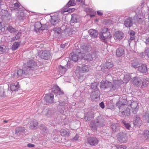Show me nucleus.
<instances>
[{"instance_id": "1", "label": "nucleus", "mask_w": 149, "mask_h": 149, "mask_svg": "<svg viewBox=\"0 0 149 149\" xmlns=\"http://www.w3.org/2000/svg\"><path fill=\"white\" fill-rule=\"evenodd\" d=\"M38 68L36 62L32 60H29L24 65L22 69L14 72L12 74L13 77L15 79L24 77L29 75L30 70H36Z\"/></svg>"}, {"instance_id": "2", "label": "nucleus", "mask_w": 149, "mask_h": 149, "mask_svg": "<svg viewBox=\"0 0 149 149\" xmlns=\"http://www.w3.org/2000/svg\"><path fill=\"white\" fill-rule=\"evenodd\" d=\"M81 52L79 56L81 55V58L87 61H90L93 60V58L97 57L98 54V52L94 48H92L89 45H84L81 47Z\"/></svg>"}, {"instance_id": "3", "label": "nucleus", "mask_w": 149, "mask_h": 149, "mask_svg": "<svg viewBox=\"0 0 149 149\" xmlns=\"http://www.w3.org/2000/svg\"><path fill=\"white\" fill-rule=\"evenodd\" d=\"M125 102H122V101H119V102L116 104L117 106L118 107L120 110V113L125 116H128L130 115V108L127 106H125L127 103L126 101L124 100Z\"/></svg>"}, {"instance_id": "4", "label": "nucleus", "mask_w": 149, "mask_h": 149, "mask_svg": "<svg viewBox=\"0 0 149 149\" xmlns=\"http://www.w3.org/2000/svg\"><path fill=\"white\" fill-rule=\"evenodd\" d=\"M105 121L104 118L100 116H98L94 121H92L90 123V126L93 130H96L97 127H101L104 126Z\"/></svg>"}, {"instance_id": "5", "label": "nucleus", "mask_w": 149, "mask_h": 149, "mask_svg": "<svg viewBox=\"0 0 149 149\" xmlns=\"http://www.w3.org/2000/svg\"><path fill=\"white\" fill-rule=\"evenodd\" d=\"M99 36L101 40L105 42H106L107 39L111 38V37L109 31L107 28H104L103 29L102 32L100 33Z\"/></svg>"}, {"instance_id": "6", "label": "nucleus", "mask_w": 149, "mask_h": 149, "mask_svg": "<svg viewBox=\"0 0 149 149\" xmlns=\"http://www.w3.org/2000/svg\"><path fill=\"white\" fill-rule=\"evenodd\" d=\"M38 56L42 59H48L50 56L49 51L46 50H42L38 53Z\"/></svg>"}, {"instance_id": "7", "label": "nucleus", "mask_w": 149, "mask_h": 149, "mask_svg": "<svg viewBox=\"0 0 149 149\" xmlns=\"http://www.w3.org/2000/svg\"><path fill=\"white\" fill-rule=\"evenodd\" d=\"M123 84V81L121 80H113L112 83L111 82L110 88L111 90H115L118 89Z\"/></svg>"}, {"instance_id": "8", "label": "nucleus", "mask_w": 149, "mask_h": 149, "mask_svg": "<svg viewBox=\"0 0 149 149\" xmlns=\"http://www.w3.org/2000/svg\"><path fill=\"white\" fill-rule=\"evenodd\" d=\"M118 140L121 143H125L127 140V134L123 132L118 133L117 135Z\"/></svg>"}, {"instance_id": "9", "label": "nucleus", "mask_w": 149, "mask_h": 149, "mask_svg": "<svg viewBox=\"0 0 149 149\" xmlns=\"http://www.w3.org/2000/svg\"><path fill=\"white\" fill-rule=\"evenodd\" d=\"M88 143L92 146H95L97 144L99 141L98 138L95 137H90L88 138Z\"/></svg>"}, {"instance_id": "10", "label": "nucleus", "mask_w": 149, "mask_h": 149, "mask_svg": "<svg viewBox=\"0 0 149 149\" xmlns=\"http://www.w3.org/2000/svg\"><path fill=\"white\" fill-rule=\"evenodd\" d=\"M52 91V92L54 93L55 95H62L64 94V92L56 85L53 86Z\"/></svg>"}, {"instance_id": "11", "label": "nucleus", "mask_w": 149, "mask_h": 149, "mask_svg": "<svg viewBox=\"0 0 149 149\" xmlns=\"http://www.w3.org/2000/svg\"><path fill=\"white\" fill-rule=\"evenodd\" d=\"M133 123L134 126L136 127H139L141 126L142 124V120L139 116L136 115L134 116Z\"/></svg>"}, {"instance_id": "12", "label": "nucleus", "mask_w": 149, "mask_h": 149, "mask_svg": "<svg viewBox=\"0 0 149 149\" xmlns=\"http://www.w3.org/2000/svg\"><path fill=\"white\" fill-rule=\"evenodd\" d=\"M54 95L52 93L46 94L44 100L46 102L52 103L54 102Z\"/></svg>"}, {"instance_id": "13", "label": "nucleus", "mask_w": 149, "mask_h": 149, "mask_svg": "<svg viewBox=\"0 0 149 149\" xmlns=\"http://www.w3.org/2000/svg\"><path fill=\"white\" fill-rule=\"evenodd\" d=\"M76 2L81 3H84V1L83 0H70L66 5V6L67 7H69L71 6H75Z\"/></svg>"}, {"instance_id": "14", "label": "nucleus", "mask_w": 149, "mask_h": 149, "mask_svg": "<svg viewBox=\"0 0 149 149\" xmlns=\"http://www.w3.org/2000/svg\"><path fill=\"white\" fill-rule=\"evenodd\" d=\"M130 106L133 110V113H134L136 114L139 109L138 103L137 102L134 101L132 102L130 104Z\"/></svg>"}, {"instance_id": "15", "label": "nucleus", "mask_w": 149, "mask_h": 149, "mask_svg": "<svg viewBox=\"0 0 149 149\" xmlns=\"http://www.w3.org/2000/svg\"><path fill=\"white\" fill-rule=\"evenodd\" d=\"M111 82H109V81H102L100 83V88L106 89L108 88H110Z\"/></svg>"}, {"instance_id": "16", "label": "nucleus", "mask_w": 149, "mask_h": 149, "mask_svg": "<svg viewBox=\"0 0 149 149\" xmlns=\"http://www.w3.org/2000/svg\"><path fill=\"white\" fill-rule=\"evenodd\" d=\"M124 36V33L120 31L116 32L114 34V38L115 40H119L123 39Z\"/></svg>"}, {"instance_id": "17", "label": "nucleus", "mask_w": 149, "mask_h": 149, "mask_svg": "<svg viewBox=\"0 0 149 149\" xmlns=\"http://www.w3.org/2000/svg\"><path fill=\"white\" fill-rule=\"evenodd\" d=\"M100 95V91L99 90L97 89L94 91L92 92L91 95V97L92 99L94 100L99 97Z\"/></svg>"}, {"instance_id": "18", "label": "nucleus", "mask_w": 149, "mask_h": 149, "mask_svg": "<svg viewBox=\"0 0 149 149\" xmlns=\"http://www.w3.org/2000/svg\"><path fill=\"white\" fill-rule=\"evenodd\" d=\"M116 52V55L117 57H120L125 54V50L122 47H119L117 48Z\"/></svg>"}, {"instance_id": "19", "label": "nucleus", "mask_w": 149, "mask_h": 149, "mask_svg": "<svg viewBox=\"0 0 149 149\" xmlns=\"http://www.w3.org/2000/svg\"><path fill=\"white\" fill-rule=\"evenodd\" d=\"M113 66L112 63L111 62H107L106 63L103 67L101 68L102 70L103 71H106L107 70H108L112 68Z\"/></svg>"}, {"instance_id": "20", "label": "nucleus", "mask_w": 149, "mask_h": 149, "mask_svg": "<svg viewBox=\"0 0 149 149\" xmlns=\"http://www.w3.org/2000/svg\"><path fill=\"white\" fill-rule=\"evenodd\" d=\"M124 25L125 27H130L132 25V22L131 18L128 17L125 19L124 22Z\"/></svg>"}, {"instance_id": "21", "label": "nucleus", "mask_w": 149, "mask_h": 149, "mask_svg": "<svg viewBox=\"0 0 149 149\" xmlns=\"http://www.w3.org/2000/svg\"><path fill=\"white\" fill-rule=\"evenodd\" d=\"M50 22L51 24L53 25H55L59 22V19L57 16H51Z\"/></svg>"}, {"instance_id": "22", "label": "nucleus", "mask_w": 149, "mask_h": 149, "mask_svg": "<svg viewBox=\"0 0 149 149\" xmlns=\"http://www.w3.org/2000/svg\"><path fill=\"white\" fill-rule=\"evenodd\" d=\"M94 113L93 112H88L85 114L84 119L86 120H89L94 117Z\"/></svg>"}, {"instance_id": "23", "label": "nucleus", "mask_w": 149, "mask_h": 149, "mask_svg": "<svg viewBox=\"0 0 149 149\" xmlns=\"http://www.w3.org/2000/svg\"><path fill=\"white\" fill-rule=\"evenodd\" d=\"M19 88V84L17 83L12 84L10 85V88L12 91H17Z\"/></svg>"}, {"instance_id": "24", "label": "nucleus", "mask_w": 149, "mask_h": 149, "mask_svg": "<svg viewBox=\"0 0 149 149\" xmlns=\"http://www.w3.org/2000/svg\"><path fill=\"white\" fill-rule=\"evenodd\" d=\"M142 80L138 77H135L133 81V84L138 86H140L141 84Z\"/></svg>"}, {"instance_id": "25", "label": "nucleus", "mask_w": 149, "mask_h": 149, "mask_svg": "<svg viewBox=\"0 0 149 149\" xmlns=\"http://www.w3.org/2000/svg\"><path fill=\"white\" fill-rule=\"evenodd\" d=\"M138 70L142 73H146L147 71V66L144 64H142L141 66L140 65L138 68Z\"/></svg>"}, {"instance_id": "26", "label": "nucleus", "mask_w": 149, "mask_h": 149, "mask_svg": "<svg viewBox=\"0 0 149 149\" xmlns=\"http://www.w3.org/2000/svg\"><path fill=\"white\" fill-rule=\"evenodd\" d=\"M88 33L93 38H96L97 37L98 32L95 30L92 29H90L88 31Z\"/></svg>"}, {"instance_id": "27", "label": "nucleus", "mask_w": 149, "mask_h": 149, "mask_svg": "<svg viewBox=\"0 0 149 149\" xmlns=\"http://www.w3.org/2000/svg\"><path fill=\"white\" fill-rule=\"evenodd\" d=\"M25 129L22 127H18L16 128L15 132L18 135L22 134L25 131Z\"/></svg>"}, {"instance_id": "28", "label": "nucleus", "mask_w": 149, "mask_h": 149, "mask_svg": "<svg viewBox=\"0 0 149 149\" xmlns=\"http://www.w3.org/2000/svg\"><path fill=\"white\" fill-rule=\"evenodd\" d=\"M78 54L77 55L75 54H74L73 55H72L71 56V59L72 60L74 61V62H76L78 60V58L79 56V58H80L81 59H83V58H81V56L80 55V56H79V53H80V52H78Z\"/></svg>"}, {"instance_id": "29", "label": "nucleus", "mask_w": 149, "mask_h": 149, "mask_svg": "<svg viewBox=\"0 0 149 149\" xmlns=\"http://www.w3.org/2000/svg\"><path fill=\"white\" fill-rule=\"evenodd\" d=\"M61 135L63 136H68L70 135V133L68 130L65 129H62L60 131Z\"/></svg>"}, {"instance_id": "30", "label": "nucleus", "mask_w": 149, "mask_h": 149, "mask_svg": "<svg viewBox=\"0 0 149 149\" xmlns=\"http://www.w3.org/2000/svg\"><path fill=\"white\" fill-rule=\"evenodd\" d=\"M77 16L76 14H73L72 15V18L70 20V24L71 25L72 23H77Z\"/></svg>"}, {"instance_id": "31", "label": "nucleus", "mask_w": 149, "mask_h": 149, "mask_svg": "<svg viewBox=\"0 0 149 149\" xmlns=\"http://www.w3.org/2000/svg\"><path fill=\"white\" fill-rule=\"evenodd\" d=\"M112 130L114 132L118 131L119 129V126L117 123L112 124L111 125Z\"/></svg>"}, {"instance_id": "32", "label": "nucleus", "mask_w": 149, "mask_h": 149, "mask_svg": "<svg viewBox=\"0 0 149 149\" xmlns=\"http://www.w3.org/2000/svg\"><path fill=\"white\" fill-rule=\"evenodd\" d=\"M38 123L36 120H33L30 123V127L31 129L36 128L38 125Z\"/></svg>"}, {"instance_id": "33", "label": "nucleus", "mask_w": 149, "mask_h": 149, "mask_svg": "<svg viewBox=\"0 0 149 149\" xmlns=\"http://www.w3.org/2000/svg\"><path fill=\"white\" fill-rule=\"evenodd\" d=\"M41 23L40 22H36L35 24L34 29L36 32H37L40 30Z\"/></svg>"}, {"instance_id": "34", "label": "nucleus", "mask_w": 149, "mask_h": 149, "mask_svg": "<svg viewBox=\"0 0 149 149\" xmlns=\"http://www.w3.org/2000/svg\"><path fill=\"white\" fill-rule=\"evenodd\" d=\"M122 123L124 124V126L126 127V129L128 130H131L132 129V127H131L130 123H129L128 122L124 120H123L122 121Z\"/></svg>"}, {"instance_id": "35", "label": "nucleus", "mask_w": 149, "mask_h": 149, "mask_svg": "<svg viewBox=\"0 0 149 149\" xmlns=\"http://www.w3.org/2000/svg\"><path fill=\"white\" fill-rule=\"evenodd\" d=\"M140 64L137 60H136L133 61L131 63L132 66L135 68H138Z\"/></svg>"}, {"instance_id": "36", "label": "nucleus", "mask_w": 149, "mask_h": 149, "mask_svg": "<svg viewBox=\"0 0 149 149\" xmlns=\"http://www.w3.org/2000/svg\"><path fill=\"white\" fill-rule=\"evenodd\" d=\"M53 31L55 34L57 35L60 34L61 33V29L59 27H54L53 29Z\"/></svg>"}, {"instance_id": "37", "label": "nucleus", "mask_w": 149, "mask_h": 149, "mask_svg": "<svg viewBox=\"0 0 149 149\" xmlns=\"http://www.w3.org/2000/svg\"><path fill=\"white\" fill-rule=\"evenodd\" d=\"M89 66L88 65H83L81 68V71L83 72H88L89 71Z\"/></svg>"}, {"instance_id": "38", "label": "nucleus", "mask_w": 149, "mask_h": 149, "mask_svg": "<svg viewBox=\"0 0 149 149\" xmlns=\"http://www.w3.org/2000/svg\"><path fill=\"white\" fill-rule=\"evenodd\" d=\"M20 45L19 42H15L12 46V49L13 50H15L17 49Z\"/></svg>"}, {"instance_id": "39", "label": "nucleus", "mask_w": 149, "mask_h": 149, "mask_svg": "<svg viewBox=\"0 0 149 149\" xmlns=\"http://www.w3.org/2000/svg\"><path fill=\"white\" fill-rule=\"evenodd\" d=\"M149 84V79H145L143 81L142 85L141 86L142 88L145 87H146L148 84Z\"/></svg>"}, {"instance_id": "40", "label": "nucleus", "mask_w": 149, "mask_h": 149, "mask_svg": "<svg viewBox=\"0 0 149 149\" xmlns=\"http://www.w3.org/2000/svg\"><path fill=\"white\" fill-rule=\"evenodd\" d=\"M139 16L138 17L135 16L134 17L135 23H138L139 24H141L142 23L143 21L142 18L141 17H139Z\"/></svg>"}, {"instance_id": "41", "label": "nucleus", "mask_w": 149, "mask_h": 149, "mask_svg": "<svg viewBox=\"0 0 149 149\" xmlns=\"http://www.w3.org/2000/svg\"><path fill=\"white\" fill-rule=\"evenodd\" d=\"M7 30L10 33H14L16 32L17 31L16 29L14 28L11 26H9L7 28Z\"/></svg>"}, {"instance_id": "42", "label": "nucleus", "mask_w": 149, "mask_h": 149, "mask_svg": "<svg viewBox=\"0 0 149 149\" xmlns=\"http://www.w3.org/2000/svg\"><path fill=\"white\" fill-rule=\"evenodd\" d=\"M59 70L60 73H61L62 74L64 73L66 71L67 69H66L65 67L60 65L59 68Z\"/></svg>"}, {"instance_id": "43", "label": "nucleus", "mask_w": 149, "mask_h": 149, "mask_svg": "<svg viewBox=\"0 0 149 149\" xmlns=\"http://www.w3.org/2000/svg\"><path fill=\"white\" fill-rule=\"evenodd\" d=\"M135 32L134 31H131L130 33V40H132L135 39Z\"/></svg>"}, {"instance_id": "44", "label": "nucleus", "mask_w": 149, "mask_h": 149, "mask_svg": "<svg viewBox=\"0 0 149 149\" xmlns=\"http://www.w3.org/2000/svg\"><path fill=\"white\" fill-rule=\"evenodd\" d=\"M65 33L67 36H69L72 35L71 31L70 29H66L64 31Z\"/></svg>"}, {"instance_id": "45", "label": "nucleus", "mask_w": 149, "mask_h": 149, "mask_svg": "<svg viewBox=\"0 0 149 149\" xmlns=\"http://www.w3.org/2000/svg\"><path fill=\"white\" fill-rule=\"evenodd\" d=\"M98 84V83L97 82L93 83L91 84V88L92 89H96L97 88V87Z\"/></svg>"}, {"instance_id": "46", "label": "nucleus", "mask_w": 149, "mask_h": 149, "mask_svg": "<svg viewBox=\"0 0 149 149\" xmlns=\"http://www.w3.org/2000/svg\"><path fill=\"white\" fill-rule=\"evenodd\" d=\"M7 49L6 46L4 45H1L0 47V51L1 52H5Z\"/></svg>"}, {"instance_id": "47", "label": "nucleus", "mask_w": 149, "mask_h": 149, "mask_svg": "<svg viewBox=\"0 0 149 149\" xmlns=\"http://www.w3.org/2000/svg\"><path fill=\"white\" fill-rule=\"evenodd\" d=\"M5 96L4 91L3 89H1L0 91V98H2Z\"/></svg>"}, {"instance_id": "48", "label": "nucleus", "mask_w": 149, "mask_h": 149, "mask_svg": "<svg viewBox=\"0 0 149 149\" xmlns=\"http://www.w3.org/2000/svg\"><path fill=\"white\" fill-rule=\"evenodd\" d=\"M117 148L118 149H126L127 147L125 146L118 145L117 146Z\"/></svg>"}, {"instance_id": "49", "label": "nucleus", "mask_w": 149, "mask_h": 149, "mask_svg": "<svg viewBox=\"0 0 149 149\" xmlns=\"http://www.w3.org/2000/svg\"><path fill=\"white\" fill-rule=\"evenodd\" d=\"M106 79H107L106 80L109 81V80L113 79V78L111 76V74H109L106 77Z\"/></svg>"}, {"instance_id": "50", "label": "nucleus", "mask_w": 149, "mask_h": 149, "mask_svg": "<svg viewBox=\"0 0 149 149\" xmlns=\"http://www.w3.org/2000/svg\"><path fill=\"white\" fill-rule=\"evenodd\" d=\"M144 136L149 139V131L146 130L144 131Z\"/></svg>"}, {"instance_id": "51", "label": "nucleus", "mask_w": 149, "mask_h": 149, "mask_svg": "<svg viewBox=\"0 0 149 149\" xmlns=\"http://www.w3.org/2000/svg\"><path fill=\"white\" fill-rule=\"evenodd\" d=\"M47 29V26L46 25H42L41 24V26L40 27V30L43 31Z\"/></svg>"}, {"instance_id": "52", "label": "nucleus", "mask_w": 149, "mask_h": 149, "mask_svg": "<svg viewBox=\"0 0 149 149\" xmlns=\"http://www.w3.org/2000/svg\"><path fill=\"white\" fill-rule=\"evenodd\" d=\"M40 129L42 130V131L44 132H45L47 130V128L45 125H42L41 126Z\"/></svg>"}, {"instance_id": "53", "label": "nucleus", "mask_w": 149, "mask_h": 149, "mask_svg": "<svg viewBox=\"0 0 149 149\" xmlns=\"http://www.w3.org/2000/svg\"><path fill=\"white\" fill-rule=\"evenodd\" d=\"M14 7L17 8H18L19 7L20 4L19 3H16L14 4Z\"/></svg>"}, {"instance_id": "54", "label": "nucleus", "mask_w": 149, "mask_h": 149, "mask_svg": "<svg viewBox=\"0 0 149 149\" xmlns=\"http://www.w3.org/2000/svg\"><path fill=\"white\" fill-rule=\"evenodd\" d=\"M97 15L99 16H101L103 15V12L102 10H97Z\"/></svg>"}, {"instance_id": "55", "label": "nucleus", "mask_w": 149, "mask_h": 149, "mask_svg": "<svg viewBox=\"0 0 149 149\" xmlns=\"http://www.w3.org/2000/svg\"><path fill=\"white\" fill-rule=\"evenodd\" d=\"M100 107L102 109H103L104 107V105L103 102H102L99 104Z\"/></svg>"}, {"instance_id": "56", "label": "nucleus", "mask_w": 149, "mask_h": 149, "mask_svg": "<svg viewBox=\"0 0 149 149\" xmlns=\"http://www.w3.org/2000/svg\"><path fill=\"white\" fill-rule=\"evenodd\" d=\"M145 53L147 56L149 57V48H148L145 51Z\"/></svg>"}, {"instance_id": "57", "label": "nucleus", "mask_w": 149, "mask_h": 149, "mask_svg": "<svg viewBox=\"0 0 149 149\" xmlns=\"http://www.w3.org/2000/svg\"><path fill=\"white\" fill-rule=\"evenodd\" d=\"M124 79H126L127 81H126L127 82L130 80V78L129 76H128V77H127V76L125 75L124 76Z\"/></svg>"}, {"instance_id": "58", "label": "nucleus", "mask_w": 149, "mask_h": 149, "mask_svg": "<svg viewBox=\"0 0 149 149\" xmlns=\"http://www.w3.org/2000/svg\"><path fill=\"white\" fill-rule=\"evenodd\" d=\"M17 39H18V38L17 36H15L12 38H11V40L12 41H14L15 40H17Z\"/></svg>"}, {"instance_id": "59", "label": "nucleus", "mask_w": 149, "mask_h": 149, "mask_svg": "<svg viewBox=\"0 0 149 149\" xmlns=\"http://www.w3.org/2000/svg\"><path fill=\"white\" fill-rule=\"evenodd\" d=\"M68 44L67 43H65L64 44H61L60 45V47L61 48H63L65 47V46L66 45H67Z\"/></svg>"}, {"instance_id": "60", "label": "nucleus", "mask_w": 149, "mask_h": 149, "mask_svg": "<svg viewBox=\"0 0 149 149\" xmlns=\"http://www.w3.org/2000/svg\"><path fill=\"white\" fill-rule=\"evenodd\" d=\"M145 42L147 45H149V38L146 39Z\"/></svg>"}, {"instance_id": "61", "label": "nucleus", "mask_w": 149, "mask_h": 149, "mask_svg": "<svg viewBox=\"0 0 149 149\" xmlns=\"http://www.w3.org/2000/svg\"><path fill=\"white\" fill-rule=\"evenodd\" d=\"M27 146L28 147H29L30 148H33L34 146V145L33 144L29 143L28 144H27Z\"/></svg>"}, {"instance_id": "62", "label": "nucleus", "mask_w": 149, "mask_h": 149, "mask_svg": "<svg viewBox=\"0 0 149 149\" xmlns=\"http://www.w3.org/2000/svg\"><path fill=\"white\" fill-rule=\"evenodd\" d=\"M21 34V33L20 32H18V33H17V34L16 36L18 37V39L20 37Z\"/></svg>"}, {"instance_id": "63", "label": "nucleus", "mask_w": 149, "mask_h": 149, "mask_svg": "<svg viewBox=\"0 0 149 149\" xmlns=\"http://www.w3.org/2000/svg\"><path fill=\"white\" fill-rule=\"evenodd\" d=\"M78 138V136L77 135L75 137H74L73 139L75 140H77Z\"/></svg>"}, {"instance_id": "64", "label": "nucleus", "mask_w": 149, "mask_h": 149, "mask_svg": "<svg viewBox=\"0 0 149 149\" xmlns=\"http://www.w3.org/2000/svg\"><path fill=\"white\" fill-rule=\"evenodd\" d=\"M51 111L49 110V111H48L47 113V116H48V117L49 116H48V115L49 114V113H51Z\"/></svg>"}]
</instances>
